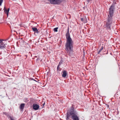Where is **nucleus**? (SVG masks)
<instances>
[{
	"mask_svg": "<svg viewBox=\"0 0 120 120\" xmlns=\"http://www.w3.org/2000/svg\"><path fill=\"white\" fill-rule=\"evenodd\" d=\"M72 118L73 120H79L78 117L76 115H72Z\"/></svg>",
	"mask_w": 120,
	"mask_h": 120,
	"instance_id": "8",
	"label": "nucleus"
},
{
	"mask_svg": "<svg viewBox=\"0 0 120 120\" xmlns=\"http://www.w3.org/2000/svg\"><path fill=\"white\" fill-rule=\"evenodd\" d=\"M108 105V107H109V105Z\"/></svg>",
	"mask_w": 120,
	"mask_h": 120,
	"instance_id": "23",
	"label": "nucleus"
},
{
	"mask_svg": "<svg viewBox=\"0 0 120 120\" xmlns=\"http://www.w3.org/2000/svg\"><path fill=\"white\" fill-rule=\"evenodd\" d=\"M9 118H10V120H14L13 117H11L10 116L9 117Z\"/></svg>",
	"mask_w": 120,
	"mask_h": 120,
	"instance_id": "17",
	"label": "nucleus"
},
{
	"mask_svg": "<svg viewBox=\"0 0 120 120\" xmlns=\"http://www.w3.org/2000/svg\"><path fill=\"white\" fill-rule=\"evenodd\" d=\"M32 29L33 31L34 32V34L35 35H36V33L37 34L39 32L37 29L35 28V27H33L32 28Z\"/></svg>",
	"mask_w": 120,
	"mask_h": 120,
	"instance_id": "6",
	"label": "nucleus"
},
{
	"mask_svg": "<svg viewBox=\"0 0 120 120\" xmlns=\"http://www.w3.org/2000/svg\"><path fill=\"white\" fill-rule=\"evenodd\" d=\"M81 20L83 22L86 23L87 22L86 18L85 17H84L83 18L81 19Z\"/></svg>",
	"mask_w": 120,
	"mask_h": 120,
	"instance_id": "7",
	"label": "nucleus"
},
{
	"mask_svg": "<svg viewBox=\"0 0 120 120\" xmlns=\"http://www.w3.org/2000/svg\"><path fill=\"white\" fill-rule=\"evenodd\" d=\"M66 43L65 45L66 50L67 51V53L69 55L73 52V41L71 38L69 32V28H68V31L66 34Z\"/></svg>",
	"mask_w": 120,
	"mask_h": 120,
	"instance_id": "1",
	"label": "nucleus"
},
{
	"mask_svg": "<svg viewBox=\"0 0 120 120\" xmlns=\"http://www.w3.org/2000/svg\"><path fill=\"white\" fill-rule=\"evenodd\" d=\"M114 7L112 5L109 8V15H108L109 19L106 25L107 29L110 28V25L112 23V19L114 9Z\"/></svg>",
	"mask_w": 120,
	"mask_h": 120,
	"instance_id": "2",
	"label": "nucleus"
},
{
	"mask_svg": "<svg viewBox=\"0 0 120 120\" xmlns=\"http://www.w3.org/2000/svg\"><path fill=\"white\" fill-rule=\"evenodd\" d=\"M67 75V72L65 71H63V74L62 75V77H66Z\"/></svg>",
	"mask_w": 120,
	"mask_h": 120,
	"instance_id": "11",
	"label": "nucleus"
},
{
	"mask_svg": "<svg viewBox=\"0 0 120 120\" xmlns=\"http://www.w3.org/2000/svg\"><path fill=\"white\" fill-rule=\"evenodd\" d=\"M3 0H0V6H1Z\"/></svg>",
	"mask_w": 120,
	"mask_h": 120,
	"instance_id": "18",
	"label": "nucleus"
},
{
	"mask_svg": "<svg viewBox=\"0 0 120 120\" xmlns=\"http://www.w3.org/2000/svg\"><path fill=\"white\" fill-rule=\"evenodd\" d=\"M63 0H49V2L51 4H59L61 3Z\"/></svg>",
	"mask_w": 120,
	"mask_h": 120,
	"instance_id": "3",
	"label": "nucleus"
},
{
	"mask_svg": "<svg viewBox=\"0 0 120 120\" xmlns=\"http://www.w3.org/2000/svg\"><path fill=\"white\" fill-rule=\"evenodd\" d=\"M33 109L35 110H37L39 108V105L36 104H34L33 105Z\"/></svg>",
	"mask_w": 120,
	"mask_h": 120,
	"instance_id": "5",
	"label": "nucleus"
},
{
	"mask_svg": "<svg viewBox=\"0 0 120 120\" xmlns=\"http://www.w3.org/2000/svg\"><path fill=\"white\" fill-rule=\"evenodd\" d=\"M103 49V47L102 46L101 48L99 49V50L98 51V53H99L101 51V50Z\"/></svg>",
	"mask_w": 120,
	"mask_h": 120,
	"instance_id": "16",
	"label": "nucleus"
},
{
	"mask_svg": "<svg viewBox=\"0 0 120 120\" xmlns=\"http://www.w3.org/2000/svg\"><path fill=\"white\" fill-rule=\"evenodd\" d=\"M58 28L56 27L53 30L55 32H56L57 31V29Z\"/></svg>",
	"mask_w": 120,
	"mask_h": 120,
	"instance_id": "15",
	"label": "nucleus"
},
{
	"mask_svg": "<svg viewBox=\"0 0 120 120\" xmlns=\"http://www.w3.org/2000/svg\"><path fill=\"white\" fill-rule=\"evenodd\" d=\"M92 0H86L87 1L88 3H89L90 1H92Z\"/></svg>",
	"mask_w": 120,
	"mask_h": 120,
	"instance_id": "19",
	"label": "nucleus"
},
{
	"mask_svg": "<svg viewBox=\"0 0 120 120\" xmlns=\"http://www.w3.org/2000/svg\"><path fill=\"white\" fill-rule=\"evenodd\" d=\"M25 106V104H21L20 106V109H23Z\"/></svg>",
	"mask_w": 120,
	"mask_h": 120,
	"instance_id": "12",
	"label": "nucleus"
},
{
	"mask_svg": "<svg viewBox=\"0 0 120 120\" xmlns=\"http://www.w3.org/2000/svg\"><path fill=\"white\" fill-rule=\"evenodd\" d=\"M5 42V41L4 40H0V48L3 49L5 48L6 46Z\"/></svg>",
	"mask_w": 120,
	"mask_h": 120,
	"instance_id": "4",
	"label": "nucleus"
},
{
	"mask_svg": "<svg viewBox=\"0 0 120 120\" xmlns=\"http://www.w3.org/2000/svg\"><path fill=\"white\" fill-rule=\"evenodd\" d=\"M72 109V111L69 112V113L72 115H73L74 114V109L73 106H72L71 108Z\"/></svg>",
	"mask_w": 120,
	"mask_h": 120,
	"instance_id": "10",
	"label": "nucleus"
},
{
	"mask_svg": "<svg viewBox=\"0 0 120 120\" xmlns=\"http://www.w3.org/2000/svg\"><path fill=\"white\" fill-rule=\"evenodd\" d=\"M71 115H71L68 112L67 113L66 120H68V119L70 118Z\"/></svg>",
	"mask_w": 120,
	"mask_h": 120,
	"instance_id": "9",
	"label": "nucleus"
},
{
	"mask_svg": "<svg viewBox=\"0 0 120 120\" xmlns=\"http://www.w3.org/2000/svg\"><path fill=\"white\" fill-rule=\"evenodd\" d=\"M45 104V102L44 103V104H43V106Z\"/></svg>",
	"mask_w": 120,
	"mask_h": 120,
	"instance_id": "22",
	"label": "nucleus"
},
{
	"mask_svg": "<svg viewBox=\"0 0 120 120\" xmlns=\"http://www.w3.org/2000/svg\"><path fill=\"white\" fill-rule=\"evenodd\" d=\"M59 65H58V66L57 67V70H58L59 69Z\"/></svg>",
	"mask_w": 120,
	"mask_h": 120,
	"instance_id": "20",
	"label": "nucleus"
},
{
	"mask_svg": "<svg viewBox=\"0 0 120 120\" xmlns=\"http://www.w3.org/2000/svg\"><path fill=\"white\" fill-rule=\"evenodd\" d=\"M61 62H60L59 63V64L58 65H60V64H61Z\"/></svg>",
	"mask_w": 120,
	"mask_h": 120,
	"instance_id": "21",
	"label": "nucleus"
},
{
	"mask_svg": "<svg viewBox=\"0 0 120 120\" xmlns=\"http://www.w3.org/2000/svg\"><path fill=\"white\" fill-rule=\"evenodd\" d=\"M3 114L5 115H6L7 116L8 118H9V117L10 116L9 115V114L7 113L6 112H4Z\"/></svg>",
	"mask_w": 120,
	"mask_h": 120,
	"instance_id": "14",
	"label": "nucleus"
},
{
	"mask_svg": "<svg viewBox=\"0 0 120 120\" xmlns=\"http://www.w3.org/2000/svg\"><path fill=\"white\" fill-rule=\"evenodd\" d=\"M9 8H8V10H6V9H4V11L7 14V15H8V12L9 11Z\"/></svg>",
	"mask_w": 120,
	"mask_h": 120,
	"instance_id": "13",
	"label": "nucleus"
}]
</instances>
